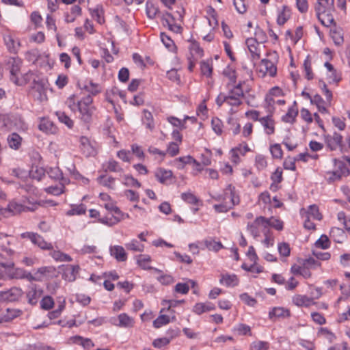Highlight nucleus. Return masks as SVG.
Listing matches in <instances>:
<instances>
[{"instance_id": "62", "label": "nucleus", "mask_w": 350, "mask_h": 350, "mask_svg": "<svg viewBox=\"0 0 350 350\" xmlns=\"http://www.w3.org/2000/svg\"><path fill=\"white\" fill-rule=\"evenodd\" d=\"M255 165L259 170L265 169L267 165L265 157L262 154L256 155L255 159Z\"/></svg>"}, {"instance_id": "34", "label": "nucleus", "mask_w": 350, "mask_h": 350, "mask_svg": "<svg viewBox=\"0 0 350 350\" xmlns=\"http://www.w3.org/2000/svg\"><path fill=\"white\" fill-rule=\"evenodd\" d=\"M311 103L315 104L319 109V111L322 113H327V109L326 107L327 101L325 102L320 95L316 94L311 98Z\"/></svg>"}, {"instance_id": "21", "label": "nucleus", "mask_w": 350, "mask_h": 350, "mask_svg": "<svg viewBox=\"0 0 350 350\" xmlns=\"http://www.w3.org/2000/svg\"><path fill=\"white\" fill-rule=\"evenodd\" d=\"M3 209L4 217H8L25 211L23 205L16 202H10L7 207L3 208Z\"/></svg>"}, {"instance_id": "9", "label": "nucleus", "mask_w": 350, "mask_h": 350, "mask_svg": "<svg viewBox=\"0 0 350 350\" xmlns=\"http://www.w3.org/2000/svg\"><path fill=\"white\" fill-rule=\"evenodd\" d=\"M77 87L81 90H85L92 96H96L101 92L102 88L100 84L94 83L92 80H85V81H78Z\"/></svg>"}, {"instance_id": "3", "label": "nucleus", "mask_w": 350, "mask_h": 350, "mask_svg": "<svg viewBox=\"0 0 350 350\" xmlns=\"http://www.w3.org/2000/svg\"><path fill=\"white\" fill-rule=\"evenodd\" d=\"M284 94L283 90L278 86L272 88L269 91L265 100L267 111L269 113H273L275 105H284L286 103L285 100L281 98Z\"/></svg>"}, {"instance_id": "61", "label": "nucleus", "mask_w": 350, "mask_h": 350, "mask_svg": "<svg viewBox=\"0 0 350 350\" xmlns=\"http://www.w3.org/2000/svg\"><path fill=\"white\" fill-rule=\"evenodd\" d=\"M270 152L272 157L275 159H281L283 152L280 144H275L270 146Z\"/></svg>"}, {"instance_id": "12", "label": "nucleus", "mask_w": 350, "mask_h": 350, "mask_svg": "<svg viewBox=\"0 0 350 350\" xmlns=\"http://www.w3.org/2000/svg\"><path fill=\"white\" fill-rule=\"evenodd\" d=\"M259 72L262 73V75H269L274 77L277 72V68L273 62L271 61L263 59L261 60L259 65Z\"/></svg>"}, {"instance_id": "39", "label": "nucleus", "mask_w": 350, "mask_h": 350, "mask_svg": "<svg viewBox=\"0 0 350 350\" xmlns=\"http://www.w3.org/2000/svg\"><path fill=\"white\" fill-rule=\"evenodd\" d=\"M270 344L269 342L256 340L250 345V350H269Z\"/></svg>"}, {"instance_id": "13", "label": "nucleus", "mask_w": 350, "mask_h": 350, "mask_svg": "<svg viewBox=\"0 0 350 350\" xmlns=\"http://www.w3.org/2000/svg\"><path fill=\"white\" fill-rule=\"evenodd\" d=\"M300 215L301 217L311 218L313 220L319 221L322 219L319 207L315 204L310 205L307 208H301Z\"/></svg>"}, {"instance_id": "29", "label": "nucleus", "mask_w": 350, "mask_h": 350, "mask_svg": "<svg viewBox=\"0 0 350 350\" xmlns=\"http://www.w3.org/2000/svg\"><path fill=\"white\" fill-rule=\"evenodd\" d=\"M47 174L51 179L62 181V185L66 183L68 181V180L63 176V173L58 167H50L47 171Z\"/></svg>"}, {"instance_id": "57", "label": "nucleus", "mask_w": 350, "mask_h": 350, "mask_svg": "<svg viewBox=\"0 0 350 350\" xmlns=\"http://www.w3.org/2000/svg\"><path fill=\"white\" fill-rule=\"evenodd\" d=\"M278 250L279 254L282 256L287 257L290 255L291 248L289 244L287 243H279L278 245Z\"/></svg>"}, {"instance_id": "49", "label": "nucleus", "mask_w": 350, "mask_h": 350, "mask_svg": "<svg viewBox=\"0 0 350 350\" xmlns=\"http://www.w3.org/2000/svg\"><path fill=\"white\" fill-rule=\"evenodd\" d=\"M54 306V300L52 297L46 295L43 297L40 301V307L42 309L49 310Z\"/></svg>"}, {"instance_id": "31", "label": "nucleus", "mask_w": 350, "mask_h": 350, "mask_svg": "<svg viewBox=\"0 0 350 350\" xmlns=\"http://www.w3.org/2000/svg\"><path fill=\"white\" fill-rule=\"evenodd\" d=\"M144 116L142 117V122L145 125L146 128L150 131H152L154 129V118L152 113L148 109L143 110Z\"/></svg>"}, {"instance_id": "27", "label": "nucleus", "mask_w": 350, "mask_h": 350, "mask_svg": "<svg viewBox=\"0 0 350 350\" xmlns=\"http://www.w3.org/2000/svg\"><path fill=\"white\" fill-rule=\"evenodd\" d=\"M70 340L75 344L81 345L85 349H90L94 347V343L90 338H83L81 336H75L70 338Z\"/></svg>"}, {"instance_id": "52", "label": "nucleus", "mask_w": 350, "mask_h": 350, "mask_svg": "<svg viewBox=\"0 0 350 350\" xmlns=\"http://www.w3.org/2000/svg\"><path fill=\"white\" fill-rule=\"evenodd\" d=\"M126 247L129 250L142 252L144 249V245L140 243L138 241L133 239L130 243L126 244Z\"/></svg>"}, {"instance_id": "1", "label": "nucleus", "mask_w": 350, "mask_h": 350, "mask_svg": "<svg viewBox=\"0 0 350 350\" xmlns=\"http://www.w3.org/2000/svg\"><path fill=\"white\" fill-rule=\"evenodd\" d=\"M243 81L238 79L235 68L228 65L222 72V84L228 90V96L225 97V102L231 105L237 106L241 103V98L243 96L242 84Z\"/></svg>"}, {"instance_id": "45", "label": "nucleus", "mask_w": 350, "mask_h": 350, "mask_svg": "<svg viewBox=\"0 0 350 350\" xmlns=\"http://www.w3.org/2000/svg\"><path fill=\"white\" fill-rule=\"evenodd\" d=\"M319 86L321 88L322 93L326 98L327 103L330 105L332 100V92L327 88L325 82L323 80H319Z\"/></svg>"}, {"instance_id": "33", "label": "nucleus", "mask_w": 350, "mask_h": 350, "mask_svg": "<svg viewBox=\"0 0 350 350\" xmlns=\"http://www.w3.org/2000/svg\"><path fill=\"white\" fill-rule=\"evenodd\" d=\"M333 25V27L330 29V36L334 43L340 45L344 40L342 31L340 28L337 27L335 24Z\"/></svg>"}, {"instance_id": "59", "label": "nucleus", "mask_w": 350, "mask_h": 350, "mask_svg": "<svg viewBox=\"0 0 350 350\" xmlns=\"http://www.w3.org/2000/svg\"><path fill=\"white\" fill-rule=\"evenodd\" d=\"M124 184L127 187H134L137 188L141 187V183L135 179L132 175H125L124 176Z\"/></svg>"}, {"instance_id": "10", "label": "nucleus", "mask_w": 350, "mask_h": 350, "mask_svg": "<svg viewBox=\"0 0 350 350\" xmlns=\"http://www.w3.org/2000/svg\"><path fill=\"white\" fill-rule=\"evenodd\" d=\"M324 66L327 69L326 77L328 83L329 84L338 85L342 79L340 72L327 62L325 63Z\"/></svg>"}, {"instance_id": "63", "label": "nucleus", "mask_w": 350, "mask_h": 350, "mask_svg": "<svg viewBox=\"0 0 350 350\" xmlns=\"http://www.w3.org/2000/svg\"><path fill=\"white\" fill-rule=\"evenodd\" d=\"M78 100L76 95L72 94L68 98L66 103L70 109L75 113L77 111L78 107Z\"/></svg>"}, {"instance_id": "36", "label": "nucleus", "mask_w": 350, "mask_h": 350, "mask_svg": "<svg viewBox=\"0 0 350 350\" xmlns=\"http://www.w3.org/2000/svg\"><path fill=\"white\" fill-rule=\"evenodd\" d=\"M22 138L16 133H12L8 137V142L10 148L18 150L21 145Z\"/></svg>"}, {"instance_id": "43", "label": "nucleus", "mask_w": 350, "mask_h": 350, "mask_svg": "<svg viewBox=\"0 0 350 350\" xmlns=\"http://www.w3.org/2000/svg\"><path fill=\"white\" fill-rule=\"evenodd\" d=\"M174 162L178 169H183L186 164H191V162H195V159L188 155L176 158Z\"/></svg>"}, {"instance_id": "4", "label": "nucleus", "mask_w": 350, "mask_h": 350, "mask_svg": "<svg viewBox=\"0 0 350 350\" xmlns=\"http://www.w3.org/2000/svg\"><path fill=\"white\" fill-rule=\"evenodd\" d=\"M239 202V198L237 196L235 188L229 185L224 191L220 198V213L226 212Z\"/></svg>"}, {"instance_id": "40", "label": "nucleus", "mask_w": 350, "mask_h": 350, "mask_svg": "<svg viewBox=\"0 0 350 350\" xmlns=\"http://www.w3.org/2000/svg\"><path fill=\"white\" fill-rule=\"evenodd\" d=\"M46 79H33L31 88L38 92L40 95L45 92Z\"/></svg>"}, {"instance_id": "32", "label": "nucleus", "mask_w": 350, "mask_h": 350, "mask_svg": "<svg viewBox=\"0 0 350 350\" xmlns=\"http://www.w3.org/2000/svg\"><path fill=\"white\" fill-rule=\"evenodd\" d=\"M3 40L10 53H16L19 42H17L10 34H5Z\"/></svg>"}, {"instance_id": "11", "label": "nucleus", "mask_w": 350, "mask_h": 350, "mask_svg": "<svg viewBox=\"0 0 350 350\" xmlns=\"http://www.w3.org/2000/svg\"><path fill=\"white\" fill-rule=\"evenodd\" d=\"M245 44L251 54V58L253 61H257L260 57V43L256 41V39L253 38H247Z\"/></svg>"}, {"instance_id": "23", "label": "nucleus", "mask_w": 350, "mask_h": 350, "mask_svg": "<svg viewBox=\"0 0 350 350\" xmlns=\"http://www.w3.org/2000/svg\"><path fill=\"white\" fill-rule=\"evenodd\" d=\"M298 114V108L295 101L293 105L288 109L285 115L282 117V120L286 123H293L295 121Z\"/></svg>"}, {"instance_id": "22", "label": "nucleus", "mask_w": 350, "mask_h": 350, "mask_svg": "<svg viewBox=\"0 0 350 350\" xmlns=\"http://www.w3.org/2000/svg\"><path fill=\"white\" fill-rule=\"evenodd\" d=\"M12 66L10 68V81L12 82H14L16 79L18 77V75L21 70V66L22 65V61L18 57H13L12 59V62H10Z\"/></svg>"}, {"instance_id": "42", "label": "nucleus", "mask_w": 350, "mask_h": 350, "mask_svg": "<svg viewBox=\"0 0 350 350\" xmlns=\"http://www.w3.org/2000/svg\"><path fill=\"white\" fill-rule=\"evenodd\" d=\"M55 114L57 116L59 122L66 124L69 129H72L74 126V122L65 112L58 111L55 113Z\"/></svg>"}, {"instance_id": "54", "label": "nucleus", "mask_w": 350, "mask_h": 350, "mask_svg": "<svg viewBox=\"0 0 350 350\" xmlns=\"http://www.w3.org/2000/svg\"><path fill=\"white\" fill-rule=\"evenodd\" d=\"M29 175L32 179L40 181L45 176V171L42 167H36L35 170H31Z\"/></svg>"}, {"instance_id": "47", "label": "nucleus", "mask_w": 350, "mask_h": 350, "mask_svg": "<svg viewBox=\"0 0 350 350\" xmlns=\"http://www.w3.org/2000/svg\"><path fill=\"white\" fill-rule=\"evenodd\" d=\"M33 75V73L31 71H29L23 74L21 77H18L14 83L19 86L25 85L30 81Z\"/></svg>"}, {"instance_id": "30", "label": "nucleus", "mask_w": 350, "mask_h": 350, "mask_svg": "<svg viewBox=\"0 0 350 350\" xmlns=\"http://www.w3.org/2000/svg\"><path fill=\"white\" fill-rule=\"evenodd\" d=\"M289 315V310L283 307H275L269 312V317L271 319L274 318H285Z\"/></svg>"}, {"instance_id": "50", "label": "nucleus", "mask_w": 350, "mask_h": 350, "mask_svg": "<svg viewBox=\"0 0 350 350\" xmlns=\"http://www.w3.org/2000/svg\"><path fill=\"white\" fill-rule=\"evenodd\" d=\"M181 198L185 202L191 204H198L200 200L192 193L187 192L181 194Z\"/></svg>"}, {"instance_id": "25", "label": "nucleus", "mask_w": 350, "mask_h": 350, "mask_svg": "<svg viewBox=\"0 0 350 350\" xmlns=\"http://www.w3.org/2000/svg\"><path fill=\"white\" fill-rule=\"evenodd\" d=\"M172 176L173 173L171 170H167L163 167L158 168L155 172L157 180L161 184H165Z\"/></svg>"}, {"instance_id": "56", "label": "nucleus", "mask_w": 350, "mask_h": 350, "mask_svg": "<svg viewBox=\"0 0 350 350\" xmlns=\"http://www.w3.org/2000/svg\"><path fill=\"white\" fill-rule=\"evenodd\" d=\"M170 322V317L167 315L162 314L159 316L153 321V326L155 328H160L163 325L167 324Z\"/></svg>"}, {"instance_id": "18", "label": "nucleus", "mask_w": 350, "mask_h": 350, "mask_svg": "<svg viewBox=\"0 0 350 350\" xmlns=\"http://www.w3.org/2000/svg\"><path fill=\"white\" fill-rule=\"evenodd\" d=\"M79 142L81 150L85 157H90L95 154V149L91 145L90 142L87 137H81Z\"/></svg>"}, {"instance_id": "53", "label": "nucleus", "mask_w": 350, "mask_h": 350, "mask_svg": "<svg viewBox=\"0 0 350 350\" xmlns=\"http://www.w3.org/2000/svg\"><path fill=\"white\" fill-rule=\"evenodd\" d=\"M234 331L240 336H252L251 327L245 324H239L234 328Z\"/></svg>"}, {"instance_id": "38", "label": "nucleus", "mask_w": 350, "mask_h": 350, "mask_svg": "<svg viewBox=\"0 0 350 350\" xmlns=\"http://www.w3.org/2000/svg\"><path fill=\"white\" fill-rule=\"evenodd\" d=\"M146 5L147 16L150 19H154L160 12L159 8L150 1H147Z\"/></svg>"}, {"instance_id": "16", "label": "nucleus", "mask_w": 350, "mask_h": 350, "mask_svg": "<svg viewBox=\"0 0 350 350\" xmlns=\"http://www.w3.org/2000/svg\"><path fill=\"white\" fill-rule=\"evenodd\" d=\"M293 303L298 307H309L314 304L313 298L305 295H295L292 298Z\"/></svg>"}, {"instance_id": "6", "label": "nucleus", "mask_w": 350, "mask_h": 350, "mask_svg": "<svg viewBox=\"0 0 350 350\" xmlns=\"http://www.w3.org/2000/svg\"><path fill=\"white\" fill-rule=\"evenodd\" d=\"M267 218L262 216L257 217L252 222L247 225V230L249 233L254 238L257 239L262 234L268 232Z\"/></svg>"}, {"instance_id": "55", "label": "nucleus", "mask_w": 350, "mask_h": 350, "mask_svg": "<svg viewBox=\"0 0 350 350\" xmlns=\"http://www.w3.org/2000/svg\"><path fill=\"white\" fill-rule=\"evenodd\" d=\"M324 176L325 179L329 183L337 181L342 178V176L339 174L338 170H336L326 172Z\"/></svg>"}, {"instance_id": "58", "label": "nucleus", "mask_w": 350, "mask_h": 350, "mask_svg": "<svg viewBox=\"0 0 350 350\" xmlns=\"http://www.w3.org/2000/svg\"><path fill=\"white\" fill-rule=\"evenodd\" d=\"M289 17V10L284 7L278 16L277 22L280 25H284Z\"/></svg>"}, {"instance_id": "41", "label": "nucleus", "mask_w": 350, "mask_h": 350, "mask_svg": "<svg viewBox=\"0 0 350 350\" xmlns=\"http://www.w3.org/2000/svg\"><path fill=\"white\" fill-rule=\"evenodd\" d=\"M267 228L269 229L270 227L275 228L277 230H282L284 228V223L280 219L271 217L269 218H267Z\"/></svg>"}, {"instance_id": "24", "label": "nucleus", "mask_w": 350, "mask_h": 350, "mask_svg": "<svg viewBox=\"0 0 350 350\" xmlns=\"http://www.w3.org/2000/svg\"><path fill=\"white\" fill-rule=\"evenodd\" d=\"M327 146L330 150H335L338 147L341 146L342 142V136L338 133H334L333 135L327 139Z\"/></svg>"}, {"instance_id": "2", "label": "nucleus", "mask_w": 350, "mask_h": 350, "mask_svg": "<svg viewBox=\"0 0 350 350\" xmlns=\"http://www.w3.org/2000/svg\"><path fill=\"white\" fill-rule=\"evenodd\" d=\"M96 108L93 105V98L88 95L78 100L77 111L79 112V118L85 124H90L92 121V116Z\"/></svg>"}, {"instance_id": "8", "label": "nucleus", "mask_w": 350, "mask_h": 350, "mask_svg": "<svg viewBox=\"0 0 350 350\" xmlns=\"http://www.w3.org/2000/svg\"><path fill=\"white\" fill-rule=\"evenodd\" d=\"M43 293V289L38 285L35 284L30 285L26 292V297L28 304L31 306H36Z\"/></svg>"}, {"instance_id": "7", "label": "nucleus", "mask_w": 350, "mask_h": 350, "mask_svg": "<svg viewBox=\"0 0 350 350\" xmlns=\"http://www.w3.org/2000/svg\"><path fill=\"white\" fill-rule=\"evenodd\" d=\"M21 238L28 239L31 242L42 250H52L53 246L51 243L46 242L44 238L38 233L25 232L21 234Z\"/></svg>"}, {"instance_id": "64", "label": "nucleus", "mask_w": 350, "mask_h": 350, "mask_svg": "<svg viewBox=\"0 0 350 350\" xmlns=\"http://www.w3.org/2000/svg\"><path fill=\"white\" fill-rule=\"evenodd\" d=\"M337 218L344 225L347 231L350 230V217H347L344 212L340 211L338 213Z\"/></svg>"}, {"instance_id": "20", "label": "nucleus", "mask_w": 350, "mask_h": 350, "mask_svg": "<svg viewBox=\"0 0 350 350\" xmlns=\"http://www.w3.org/2000/svg\"><path fill=\"white\" fill-rule=\"evenodd\" d=\"M239 282V278L234 273H224L220 278V284L227 287H234Z\"/></svg>"}, {"instance_id": "26", "label": "nucleus", "mask_w": 350, "mask_h": 350, "mask_svg": "<svg viewBox=\"0 0 350 350\" xmlns=\"http://www.w3.org/2000/svg\"><path fill=\"white\" fill-rule=\"evenodd\" d=\"M110 252L111 256H114V258L119 262H124L127 259L126 253L122 246L115 245L113 247H111Z\"/></svg>"}, {"instance_id": "17", "label": "nucleus", "mask_w": 350, "mask_h": 350, "mask_svg": "<svg viewBox=\"0 0 350 350\" xmlns=\"http://www.w3.org/2000/svg\"><path fill=\"white\" fill-rule=\"evenodd\" d=\"M189 49L191 57L193 59H200L204 55V50L200 46V43L195 40H190Z\"/></svg>"}, {"instance_id": "28", "label": "nucleus", "mask_w": 350, "mask_h": 350, "mask_svg": "<svg viewBox=\"0 0 350 350\" xmlns=\"http://www.w3.org/2000/svg\"><path fill=\"white\" fill-rule=\"evenodd\" d=\"M206 18L211 27L215 28L218 25L217 13L216 10L211 5L206 8Z\"/></svg>"}, {"instance_id": "37", "label": "nucleus", "mask_w": 350, "mask_h": 350, "mask_svg": "<svg viewBox=\"0 0 350 350\" xmlns=\"http://www.w3.org/2000/svg\"><path fill=\"white\" fill-rule=\"evenodd\" d=\"M86 211V206L84 204H72L71 208L66 212V215H83Z\"/></svg>"}, {"instance_id": "14", "label": "nucleus", "mask_w": 350, "mask_h": 350, "mask_svg": "<svg viewBox=\"0 0 350 350\" xmlns=\"http://www.w3.org/2000/svg\"><path fill=\"white\" fill-rule=\"evenodd\" d=\"M273 113H269L259 120L260 123L263 127L265 134L268 135H273L275 133V121L272 117Z\"/></svg>"}, {"instance_id": "48", "label": "nucleus", "mask_w": 350, "mask_h": 350, "mask_svg": "<svg viewBox=\"0 0 350 350\" xmlns=\"http://www.w3.org/2000/svg\"><path fill=\"white\" fill-rule=\"evenodd\" d=\"M105 177L106 175H100L96 178V180L100 185L109 189H113V187L111 186V184L115 181V178L112 176H109L107 179H105Z\"/></svg>"}, {"instance_id": "46", "label": "nucleus", "mask_w": 350, "mask_h": 350, "mask_svg": "<svg viewBox=\"0 0 350 350\" xmlns=\"http://www.w3.org/2000/svg\"><path fill=\"white\" fill-rule=\"evenodd\" d=\"M336 165V170H338L339 174L342 177L349 176L350 172L347 166L342 161H338L336 159H334Z\"/></svg>"}, {"instance_id": "35", "label": "nucleus", "mask_w": 350, "mask_h": 350, "mask_svg": "<svg viewBox=\"0 0 350 350\" xmlns=\"http://www.w3.org/2000/svg\"><path fill=\"white\" fill-rule=\"evenodd\" d=\"M119 323L118 325L120 327H132L134 325L135 321L134 319L129 317L126 313L120 314L118 317Z\"/></svg>"}, {"instance_id": "15", "label": "nucleus", "mask_w": 350, "mask_h": 350, "mask_svg": "<svg viewBox=\"0 0 350 350\" xmlns=\"http://www.w3.org/2000/svg\"><path fill=\"white\" fill-rule=\"evenodd\" d=\"M38 129L48 135L56 134L58 131L57 126L47 118H41Z\"/></svg>"}, {"instance_id": "51", "label": "nucleus", "mask_w": 350, "mask_h": 350, "mask_svg": "<svg viewBox=\"0 0 350 350\" xmlns=\"http://www.w3.org/2000/svg\"><path fill=\"white\" fill-rule=\"evenodd\" d=\"M304 68L306 78H307L308 80L312 79L314 77V74L312 71L311 60L309 57H307L304 60Z\"/></svg>"}, {"instance_id": "44", "label": "nucleus", "mask_w": 350, "mask_h": 350, "mask_svg": "<svg viewBox=\"0 0 350 350\" xmlns=\"http://www.w3.org/2000/svg\"><path fill=\"white\" fill-rule=\"evenodd\" d=\"M104 166H106V168L105 169V172L108 171L113 172H121L123 171V169L120 166L118 162L113 159H109Z\"/></svg>"}, {"instance_id": "5", "label": "nucleus", "mask_w": 350, "mask_h": 350, "mask_svg": "<svg viewBox=\"0 0 350 350\" xmlns=\"http://www.w3.org/2000/svg\"><path fill=\"white\" fill-rule=\"evenodd\" d=\"M317 16L321 23L325 27H331L334 25V18L332 12L334 11V3L330 6L321 5L315 6Z\"/></svg>"}, {"instance_id": "19", "label": "nucleus", "mask_w": 350, "mask_h": 350, "mask_svg": "<svg viewBox=\"0 0 350 350\" xmlns=\"http://www.w3.org/2000/svg\"><path fill=\"white\" fill-rule=\"evenodd\" d=\"M80 267L78 265H69L65 268L63 273V278L68 282H73L76 280L77 275L79 273Z\"/></svg>"}, {"instance_id": "60", "label": "nucleus", "mask_w": 350, "mask_h": 350, "mask_svg": "<svg viewBox=\"0 0 350 350\" xmlns=\"http://www.w3.org/2000/svg\"><path fill=\"white\" fill-rule=\"evenodd\" d=\"M25 269L22 268H14L9 271V277L12 279H23Z\"/></svg>"}]
</instances>
